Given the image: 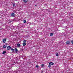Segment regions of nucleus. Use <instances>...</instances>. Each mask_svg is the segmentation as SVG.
<instances>
[{
  "label": "nucleus",
  "mask_w": 73,
  "mask_h": 73,
  "mask_svg": "<svg viewBox=\"0 0 73 73\" xmlns=\"http://www.w3.org/2000/svg\"><path fill=\"white\" fill-rule=\"evenodd\" d=\"M15 16V13H12L11 14V16L13 17Z\"/></svg>",
  "instance_id": "obj_6"
},
{
  "label": "nucleus",
  "mask_w": 73,
  "mask_h": 73,
  "mask_svg": "<svg viewBox=\"0 0 73 73\" xmlns=\"http://www.w3.org/2000/svg\"><path fill=\"white\" fill-rule=\"evenodd\" d=\"M5 41H6V39L5 38L3 39V42L4 43H5Z\"/></svg>",
  "instance_id": "obj_1"
},
{
  "label": "nucleus",
  "mask_w": 73,
  "mask_h": 73,
  "mask_svg": "<svg viewBox=\"0 0 73 73\" xmlns=\"http://www.w3.org/2000/svg\"><path fill=\"white\" fill-rule=\"evenodd\" d=\"M36 5H35V6H36Z\"/></svg>",
  "instance_id": "obj_22"
},
{
  "label": "nucleus",
  "mask_w": 73,
  "mask_h": 73,
  "mask_svg": "<svg viewBox=\"0 0 73 73\" xmlns=\"http://www.w3.org/2000/svg\"><path fill=\"white\" fill-rule=\"evenodd\" d=\"M50 64L48 65V66L49 68H50Z\"/></svg>",
  "instance_id": "obj_17"
},
{
  "label": "nucleus",
  "mask_w": 73,
  "mask_h": 73,
  "mask_svg": "<svg viewBox=\"0 0 73 73\" xmlns=\"http://www.w3.org/2000/svg\"><path fill=\"white\" fill-rule=\"evenodd\" d=\"M28 1V0H23V2H24V3H26Z\"/></svg>",
  "instance_id": "obj_5"
},
{
  "label": "nucleus",
  "mask_w": 73,
  "mask_h": 73,
  "mask_svg": "<svg viewBox=\"0 0 73 73\" xmlns=\"http://www.w3.org/2000/svg\"><path fill=\"white\" fill-rule=\"evenodd\" d=\"M15 52H18V50H17V48H16L15 49Z\"/></svg>",
  "instance_id": "obj_12"
},
{
  "label": "nucleus",
  "mask_w": 73,
  "mask_h": 73,
  "mask_svg": "<svg viewBox=\"0 0 73 73\" xmlns=\"http://www.w3.org/2000/svg\"><path fill=\"white\" fill-rule=\"evenodd\" d=\"M11 50H12V52H13V51H14V49H13V48H11Z\"/></svg>",
  "instance_id": "obj_14"
},
{
  "label": "nucleus",
  "mask_w": 73,
  "mask_h": 73,
  "mask_svg": "<svg viewBox=\"0 0 73 73\" xmlns=\"http://www.w3.org/2000/svg\"><path fill=\"white\" fill-rule=\"evenodd\" d=\"M36 68H38V65H36Z\"/></svg>",
  "instance_id": "obj_16"
},
{
  "label": "nucleus",
  "mask_w": 73,
  "mask_h": 73,
  "mask_svg": "<svg viewBox=\"0 0 73 73\" xmlns=\"http://www.w3.org/2000/svg\"><path fill=\"white\" fill-rule=\"evenodd\" d=\"M50 36H52L53 35V33H52L50 34Z\"/></svg>",
  "instance_id": "obj_10"
},
{
  "label": "nucleus",
  "mask_w": 73,
  "mask_h": 73,
  "mask_svg": "<svg viewBox=\"0 0 73 73\" xmlns=\"http://www.w3.org/2000/svg\"><path fill=\"white\" fill-rule=\"evenodd\" d=\"M25 45H26V43H23V46H25Z\"/></svg>",
  "instance_id": "obj_13"
},
{
  "label": "nucleus",
  "mask_w": 73,
  "mask_h": 73,
  "mask_svg": "<svg viewBox=\"0 0 73 73\" xmlns=\"http://www.w3.org/2000/svg\"><path fill=\"white\" fill-rule=\"evenodd\" d=\"M24 23H26V22H27V21H26V20H24Z\"/></svg>",
  "instance_id": "obj_18"
},
{
  "label": "nucleus",
  "mask_w": 73,
  "mask_h": 73,
  "mask_svg": "<svg viewBox=\"0 0 73 73\" xmlns=\"http://www.w3.org/2000/svg\"><path fill=\"white\" fill-rule=\"evenodd\" d=\"M17 45L18 47H20V46H21L20 44H19V43L17 44Z\"/></svg>",
  "instance_id": "obj_4"
},
{
  "label": "nucleus",
  "mask_w": 73,
  "mask_h": 73,
  "mask_svg": "<svg viewBox=\"0 0 73 73\" xmlns=\"http://www.w3.org/2000/svg\"><path fill=\"white\" fill-rule=\"evenodd\" d=\"M41 66L42 67H43V66H44V64H42Z\"/></svg>",
  "instance_id": "obj_20"
},
{
  "label": "nucleus",
  "mask_w": 73,
  "mask_h": 73,
  "mask_svg": "<svg viewBox=\"0 0 73 73\" xmlns=\"http://www.w3.org/2000/svg\"><path fill=\"white\" fill-rule=\"evenodd\" d=\"M5 53H6V52L5 51H3L2 54H5Z\"/></svg>",
  "instance_id": "obj_11"
},
{
  "label": "nucleus",
  "mask_w": 73,
  "mask_h": 73,
  "mask_svg": "<svg viewBox=\"0 0 73 73\" xmlns=\"http://www.w3.org/2000/svg\"><path fill=\"white\" fill-rule=\"evenodd\" d=\"M43 72V71H42V72Z\"/></svg>",
  "instance_id": "obj_23"
},
{
  "label": "nucleus",
  "mask_w": 73,
  "mask_h": 73,
  "mask_svg": "<svg viewBox=\"0 0 73 73\" xmlns=\"http://www.w3.org/2000/svg\"><path fill=\"white\" fill-rule=\"evenodd\" d=\"M56 54L57 56H58V53Z\"/></svg>",
  "instance_id": "obj_19"
},
{
  "label": "nucleus",
  "mask_w": 73,
  "mask_h": 73,
  "mask_svg": "<svg viewBox=\"0 0 73 73\" xmlns=\"http://www.w3.org/2000/svg\"><path fill=\"white\" fill-rule=\"evenodd\" d=\"M7 46L6 45H4L3 46V47L4 48H7Z\"/></svg>",
  "instance_id": "obj_8"
},
{
  "label": "nucleus",
  "mask_w": 73,
  "mask_h": 73,
  "mask_svg": "<svg viewBox=\"0 0 73 73\" xmlns=\"http://www.w3.org/2000/svg\"><path fill=\"white\" fill-rule=\"evenodd\" d=\"M26 43V40H24L23 41V43Z\"/></svg>",
  "instance_id": "obj_15"
},
{
  "label": "nucleus",
  "mask_w": 73,
  "mask_h": 73,
  "mask_svg": "<svg viewBox=\"0 0 73 73\" xmlns=\"http://www.w3.org/2000/svg\"><path fill=\"white\" fill-rule=\"evenodd\" d=\"M13 7H15L16 6V4L15 3H14L13 5Z\"/></svg>",
  "instance_id": "obj_9"
},
{
  "label": "nucleus",
  "mask_w": 73,
  "mask_h": 73,
  "mask_svg": "<svg viewBox=\"0 0 73 73\" xmlns=\"http://www.w3.org/2000/svg\"><path fill=\"white\" fill-rule=\"evenodd\" d=\"M67 44H68V45H69L70 44V42L69 41H68L66 42Z\"/></svg>",
  "instance_id": "obj_7"
},
{
  "label": "nucleus",
  "mask_w": 73,
  "mask_h": 73,
  "mask_svg": "<svg viewBox=\"0 0 73 73\" xmlns=\"http://www.w3.org/2000/svg\"><path fill=\"white\" fill-rule=\"evenodd\" d=\"M49 64L50 65H53L54 64V63L52 62H50L49 63Z\"/></svg>",
  "instance_id": "obj_2"
},
{
  "label": "nucleus",
  "mask_w": 73,
  "mask_h": 73,
  "mask_svg": "<svg viewBox=\"0 0 73 73\" xmlns=\"http://www.w3.org/2000/svg\"><path fill=\"white\" fill-rule=\"evenodd\" d=\"M72 44H73V40H72L71 41Z\"/></svg>",
  "instance_id": "obj_21"
},
{
  "label": "nucleus",
  "mask_w": 73,
  "mask_h": 73,
  "mask_svg": "<svg viewBox=\"0 0 73 73\" xmlns=\"http://www.w3.org/2000/svg\"><path fill=\"white\" fill-rule=\"evenodd\" d=\"M11 48V47L10 46H8L7 47V49H8V50H9Z\"/></svg>",
  "instance_id": "obj_3"
}]
</instances>
